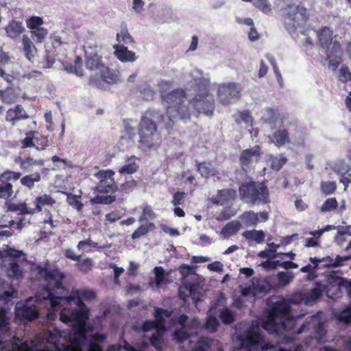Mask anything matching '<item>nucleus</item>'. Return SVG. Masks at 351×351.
<instances>
[{"instance_id": "1", "label": "nucleus", "mask_w": 351, "mask_h": 351, "mask_svg": "<svg viewBox=\"0 0 351 351\" xmlns=\"http://www.w3.org/2000/svg\"><path fill=\"white\" fill-rule=\"evenodd\" d=\"M164 118V114L159 110L149 109L145 112L138 126L139 147L141 149L146 151L159 146L161 139L157 133L156 123L160 122Z\"/></svg>"}, {"instance_id": "2", "label": "nucleus", "mask_w": 351, "mask_h": 351, "mask_svg": "<svg viewBox=\"0 0 351 351\" xmlns=\"http://www.w3.org/2000/svg\"><path fill=\"white\" fill-rule=\"evenodd\" d=\"M320 46L326 50L328 67L335 71L342 62L341 46L339 41L333 40V32L328 27H324L317 32Z\"/></svg>"}, {"instance_id": "3", "label": "nucleus", "mask_w": 351, "mask_h": 351, "mask_svg": "<svg viewBox=\"0 0 351 351\" xmlns=\"http://www.w3.org/2000/svg\"><path fill=\"white\" fill-rule=\"evenodd\" d=\"M186 98V91L181 88H176L162 95V101L167 104L166 114L171 122L173 123L176 119L190 118L189 108L183 104Z\"/></svg>"}, {"instance_id": "4", "label": "nucleus", "mask_w": 351, "mask_h": 351, "mask_svg": "<svg viewBox=\"0 0 351 351\" xmlns=\"http://www.w3.org/2000/svg\"><path fill=\"white\" fill-rule=\"evenodd\" d=\"M196 94L189 104L197 112L211 117L215 110V99L210 93V82L204 79L199 80L196 83Z\"/></svg>"}, {"instance_id": "5", "label": "nucleus", "mask_w": 351, "mask_h": 351, "mask_svg": "<svg viewBox=\"0 0 351 351\" xmlns=\"http://www.w3.org/2000/svg\"><path fill=\"white\" fill-rule=\"evenodd\" d=\"M239 193L243 201L252 204H267L270 202L269 189L263 182H243L239 188Z\"/></svg>"}, {"instance_id": "6", "label": "nucleus", "mask_w": 351, "mask_h": 351, "mask_svg": "<svg viewBox=\"0 0 351 351\" xmlns=\"http://www.w3.org/2000/svg\"><path fill=\"white\" fill-rule=\"evenodd\" d=\"M34 271L37 276L47 283L46 291L47 295L51 293L55 295L52 289H64L62 281L65 278V275L62 272L57 265L51 266L47 260L44 265H38L35 267ZM49 300L48 295L44 298Z\"/></svg>"}, {"instance_id": "7", "label": "nucleus", "mask_w": 351, "mask_h": 351, "mask_svg": "<svg viewBox=\"0 0 351 351\" xmlns=\"http://www.w3.org/2000/svg\"><path fill=\"white\" fill-rule=\"evenodd\" d=\"M284 23L288 31H294L304 25L308 19L307 9L302 3L295 5L288 4L282 8Z\"/></svg>"}, {"instance_id": "8", "label": "nucleus", "mask_w": 351, "mask_h": 351, "mask_svg": "<svg viewBox=\"0 0 351 351\" xmlns=\"http://www.w3.org/2000/svg\"><path fill=\"white\" fill-rule=\"evenodd\" d=\"M96 294L93 291L91 290H72L70 295L66 297L56 296L51 293H49L48 298L50 301V306L52 310H56L59 307L61 302H65L67 304H70L71 302L77 303V299L81 301L91 300L95 299Z\"/></svg>"}, {"instance_id": "9", "label": "nucleus", "mask_w": 351, "mask_h": 351, "mask_svg": "<svg viewBox=\"0 0 351 351\" xmlns=\"http://www.w3.org/2000/svg\"><path fill=\"white\" fill-rule=\"evenodd\" d=\"M22 176L19 171L6 169L0 173V199L10 201L14 194L13 183Z\"/></svg>"}, {"instance_id": "10", "label": "nucleus", "mask_w": 351, "mask_h": 351, "mask_svg": "<svg viewBox=\"0 0 351 351\" xmlns=\"http://www.w3.org/2000/svg\"><path fill=\"white\" fill-rule=\"evenodd\" d=\"M114 173L112 169H101L95 173V177L99 180L95 191L104 194L115 193L118 190V186L114 181Z\"/></svg>"}, {"instance_id": "11", "label": "nucleus", "mask_w": 351, "mask_h": 351, "mask_svg": "<svg viewBox=\"0 0 351 351\" xmlns=\"http://www.w3.org/2000/svg\"><path fill=\"white\" fill-rule=\"evenodd\" d=\"M261 154V148L258 145L243 150L239 158L242 170L247 173L254 169L255 165L260 161Z\"/></svg>"}, {"instance_id": "12", "label": "nucleus", "mask_w": 351, "mask_h": 351, "mask_svg": "<svg viewBox=\"0 0 351 351\" xmlns=\"http://www.w3.org/2000/svg\"><path fill=\"white\" fill-rule=\"evenodd\" d=\"M241 86L235 82L223 83L218 86L217 97L223 105H228L232 99H239L241 97Z\"/></svg>"}, {"instance_id": "13", "label": "nucleus", "mask_w": 351, "mask_h": 351, "mask_svg": "<svg viewBox=\"0 0 351 351\" xmlns=\"http://www.w3.org/2000/svg\"><path fill=\"white\" fill-rule=\"evenodd\" d=\"M118 81V75L108 67L104 66L99 72L96 73L95 76L90 77L89 84L99 88H102L106 84H116Z\"/></svg>"}, {"instance_id": "14", "label": "nucleus", "mask_w": 351, "mask_h": 351, "mask_svg": "<svg viewBox=\"0 0 351 351\" xmlns=\"http://www.w3.org/2000/svg\"><path fill=\"white\" fill-rule=\"evenodd\" d=\"M239 340L242 348L250 350L255 346L261 344L264 341V336L259 332L258 329L250 327L247 330L244 336H239Z\"/></svg>"}, {"instance_id": "15", "label": "nucleus", "mask_w": 351, "mask_h": 351, "mask_svg": "<svg viewBox=\"0 0 351 351\" xmlns=\"http://www.w3.org/2000/svg\"><path fill=\"white\" fill-rule=\"evenodd\" d=\"M269 313L280 319L283 328L286 327V321L295 320V317L290 315V305L285 300L276 302Z\"/></svg>"}, {"instance_id": "16", "label": "nucleus", "mask_w": 351, "mask_h": 351, "mask_svg": "<svg viewBox=\"0 0 351 351\" xmlns=\"http://www.w3.org/2000/svg\"><path fill=\"white\" fill-rule=\"evenodd\" d=\"M29 115L22 105L16 104L7 110L5 114V121L11 126H14L20 121L28 119Z\"/></svg>"}, {"instance_id": "17", "label": "nucleus", "mask_w": 351, "mask_h": 351, "mask_svg": "<svg viewBox=\"0 0 351 351\" xmlns=\"http://www.w3.org/2000/svg\"><path fill=\"white\" fill-rule=\"evenodd\" d=\"M15 163L18 164L23 172L32 171L34 167H41L45 165V160L43 158L34 159L31 156L24 158L18 156L14 159Z\"/></svg>"}, {"instance_id": "18", "label": "nucleus", "mask_w": 351, "mask_h": 351, "mask_svg": "<svg viewBox=\"0 0 351 351\" xmlns=\"http://www.w3.org/2000/svg\"><path fill=\"white\" fill-rule=\"evenodd\" d=\"M75 304L79 308V310H76L71 313L72 319L79 326H85L86 322L88 319L90 315L89 308L80 299H77V303Z\"/></svg>"}, {"instance_id": "19", "label": "nucleus", "mask_w": 351, "mask_h": 351, "mask_svg": "<svg viewBox=\"0 0 351 351\" xmlns=\"http://www.w3.org/2000/svg\"><path fill=\"white\" fill-rule=\"evenodd\" d=\"M113 49H114V56L123 62H134L136 59L135 53L128 50V47L123 45H114Z\"/></svg>"}, {"instance_id": "20", "label": "nucleus", "mask_w": 351, "mask_h": 351, "mask_svg": "<svg viewBox=\"0 0 351 351\" xmlns=\"http://www.w3.org/2000/svg\"><path fill=\"white\" fill-rule=\"evenodd\" d=\"M19 94L14 86H7L5 89L0 90V101L6 105H11L17 101Z\"/></svg>"}, {"instance_id": "21", "label": "nucleus", "mask_w": 351, "mask_h": 351, "mask_svg": "<svg viewBox=\"0 0 351 351\" xmlns=\"http://www.w3.org/2000/svg\"><path fill=\"white\" fill-rule=\"evenodd\" d=\"M4 29L7 36L11 39L18 38L25 31L22 23L15 20L10 21Z\"/></svg>"}, {"instance_id": "22", "label": "nucleus", "mask_w": 351, "mask_h": 351, "mask_svg": "<svg viewBox=\"0 0 351 351\" xmlns=\"http://www.w3.org/2000/svg\"><path fill=\"white\" fill-rule=\"evenodd\" d=\"M154 313V322L159 326V329H161V332H165L166 328L165 326V318H169L172 315V311L162 308H155Z\"/></svg>"}, {"instance_id": "23", "label": "nucleus", "mask_w": 351, "mask_h": 351, "mask_svg": "<svg viewBox=\"0 0 351 351\" xmlns=\"http://www.w3.org/2000/svg\"><path fill=\"white\" fill-rule=\"evenodd\" d=\"M252 285L253 287V296L258 295H265L269 291L270 285L267 280L255 278L252 279Z\"/></svg>"}, {"instance_id": "24", "label": "nucleus", "mask_w": 351, "mask_h": 351, "mask_svg": "<svg viewBox=\"0 0 351 351\" xmlns=\"http://www.w3.org/2000/svg\"><path fill=\"white\" fill-rule=\"evenodd\" d=\"M137 158L135 156L128 157L125 164L118 169L120 174H133L138 169V165L136 162Z\"/></svg>"}, {"instance_id": "25", "label": "nucleus", "mask_w": 351, "mask_h": 351, "mask_svg": "<svg viewBox=\"0 0 351 351\" xmlns=\"http://www.w3.org/2000/svg\"><path fill=\"white\" fill-rule=\"evenodd\" d=\"M22 43L25 56L27 60L33 62V58L37 53L36 47L27 36H23Z\"/></svg>"}, {"instance_id": "26", "label": "nucleus", "mask_w": 351, "mask_h": 351, "mask_svg": "<svg viewBox=\"0 0 351 351\" xmlns=\"http://www.w3.org/2000/svg\"><path fill=\"white\" fill-rule=\"evenodd\" d=\"M272 142L278 147L290 143L289 134L285 129L278 130L273 133Z\"/></svg>"}, {"instance_id": "27", "label": "nucleus", "mask_w": 351, "mask_h": 351, "mask_svg": "<svg viewBox=\"0 0 351 351\" xmlns=\"http://www.w3.org/2000/svg\"><path fill=\"white\" fill-rule=\"evenodd\" d=\"M20 315L27 321H33L39 316V312L35 305L24 304L20 310Z\"/></svg>"}, {"instance_id": "28", "label": "nucleus", "mask_w": 351, "mask_h": 351, "mask_svg": "<svg viewBox=\"0 0 351 351\" xmlns=\"http://www.w3.org/2000/svg\"><path fill=\"white\" fill-rule=\"evenodd\" d=\"M8 210L12 212H19L21 215H33L35 213V210H32L31 208H28L26 203L21 202L19 204H14L6 202Z\"/></svg>"}, {"instance_id": "29", "label": "nucleus", "mask_w": 351, "mask_h": 351, "mask_svg": "<svg viewBox=\"0 0 351 351\" xmlns=\"http://www.w3.org/2000/svg\"><path fill=\"white\" fill-rule=\"evenodd\" d=\"M19 180L21 185L28 189H32L34 187L35 183L39 182L41 180V174L39 172H35L21 177Z\"/></svg>"}, {"instance_id": "30", "label": "nucleus", "mask_w": 351, "mask_h": 351, "mask_svg": "<svg viewBox=\"0 0 351 351\" xmlns=\"http://www.w3.org/2000/svg\"><path fill=\"white\" fill-rule=\"evenodd\" d=\"M34 203L35 208H32V210H35V213H39L42 211L44 206H53L56 203V201L51 195L44 194L37 197L35 199Z\"/></svg>"}, {"instance_id": "31", "label": "nucleus", "mask_w": 351, "mask_h": 351, "mask_svg": "<svg viewBox=\"0 0 351 351\" xmlns=\"http://www.w3.org/2000/svg\"><path fill=\"white\" fill-rule=\"evenodd\" d=\"M86 66L91 71H99L104 66L101 62V58L97 54L86 56Z\"/></svg>"}, {"instance_id": "32", "label": "nucleus", "mask_w": 351, "mask_h": 351, "mask_svg": "<svg viewBox=\"0 0 351 351\" xmlns=\"http://www.w3.org/2000/svg\"><path fill=\"white\" fill-rule=\"evenodd\" d=\"M323 289L321 283H316L314 288L305 293L304 298L306 303L315 302L322 295Z\"/></svg>"}, {"instance_id": "33", "label": "nucleus", "mask_w": 351, "mask_h": 351, "mask_svg": "<svg viewBox=\"0 0 351 351\" xmlns=\"http://www.w3.org/2000/svg\"><path fill=\"white\" fill-rule=\"evenodd\" d=\"M242 223L246 226H256L259 221L258 213L252 210L244 212L240 217Z\"/></svg>"}, {"instance_id": "34", "label": "nucleus", "mask_w": 351, "mask_h": 351, "mask_svg": "<svg viewBox=\"0 0 351 351\" xmlns=\"http://www.w3.org/2000/svg\"><path fill=\"white\" fill-rule=\"evenodd\" d=\"M277 319L278 317L269 313L267 319L262 324L263 328L271 333L277 332L279 329V324L276 322Z\"/></svg>"}, {"instance_id": "35", "label": "nucleus", "mask_w": 351, "mask_h": 351, "mask_svg": "<svg viewBox=\"0 0 351 351\" xmlns=\"http://www.w3.org/2000/svg\"><path fill=\"white\" fill-rule=\"evenodd\" d=\"M141 97L146 101L153 100L155 96V90L147 82L141 84L138 86Z\"/></svg>"}, {"instance_id": "36", "label": "nucleus", "mask_w": 351, "mask_h": 351, "mask_svg": "<svg viewBox=\"0 0 351 351\" xmlns=\"http://www.w3.org/2000/svg\"><path fill=\"white\" fill-rule=\"evenodd\" d=\"M197 171L204 178H208L217 174V171L210 167V163L197 162Z\"/></svg>"}, {"instance_id": "37", "label": "nucleus", "mask_w": 351, "mask_h": 351, "mask_svg": "<svg viewBox=\"0 0 351 351\" xmlns=\"http://www.w3.org/2000/svg\"><path fill=\"white\" fill-rule=\"evenodd\" d=\"M155 229V225L154 223L149 222L140 226L132 234L131 238L132 240L139 239L141 237L146 235L149 232L152 231Z\"/></svg>"}, {"instance_id": "38", "label": "nucleus", "mask_w": 351, "mask_h": 351, "mask_svg": "<svg viewBox=\"0 0 351 351\" xmlns=\"http://www.w3.org/2000/svg\"><path fill=\"white\" fill-rule=\"evenodd\" d=\"M241 228V223L238 221L228 222L221 230V234L225 237H229L237 233Z\"/></svg>"}, {"instance_id": "39", "label": "nucleus", "mask_w": 351, "mask_h": 351, "mask_svg": "<svg viewBox=\"0 0 351 351\" xmlns=\"http://www.w3.org/2000/svg\"><path fill=\"white\" fill-rule=\"evenodd\" d=\"M243 236L247 240L254 241L258 243H262L265 237V234L263 230H247L243 233Z\"/></svg>"}, {"instance_id": "40", "label": "nucleus", "mask_w": 351, "mask_h": 351, "mask_svg": "<svg viewBox=\"0 0 351 351\" xmlns=\"http://www.w3.org/2000/svg\"><path fill=\"white\" fill-rule=\"evenodd\" d=\"M234 121L239 125L241 122H244L246 125L252 126L253 117L249 110L239 111L237 114L234 115Z\"/></svg>"}, {"instance_id": "41", "label": "nucleus", "mask_w": 351, "mask_h": 351, "mask_svg": "<svg viewBox=\"0 0 351 351\" xmlns=\"http://www.w3.org/2000/svg\"><path fill=\"white\" fill-rule=\"evenodd\" d=\"M116 38L119 45H130L135 43L126 27L122 28L121 32L117 34Z\"/></svg>"}, {"instance_id": "42", "label": "nucleus", "mask_w": 351, "mask_h": 351, "mask_svg": "<svg viewBox=\"0 0 351 351\" xmlns=\"http://www.w3.org/2000/svg\"><path fill=\"white\" fill-rule=\"evenodd\" d=\"M75 264V267L81 272L87 274L90 271L93 267V261L90 258H86L84 259H79Z\"/></svg>"}, {"instance_id": "43", "label": "nucleus", "mask_w": 351, "mask_h": 351, "mask_svg": "<svg viewBox=\"0 0 351 351\" xmlns=\"http://www.w3.org/2000/svg\"><path fill=\"white\" fill-rule=\"evenodd\" d=\"M19 261H10L9 267L8 269V276L10 277L19 279L23 276V272L21 267L19 265Z\"/></svg>"}, {"instance_id": "44", "label": "nucleus", "mask_w": 351, "mask_h": 351, "mask_svg": "<svg viewBox=\"0 0 351 351\" xmlns=\"http://www.w3.org/2000/svg\"><path fill=\"white\" fill-rule=\"evenodd\" d=\"M10 329V318L4 307H0V333H5Z\"/></svg>"}, {"instance_id": "45", "label": "nucleus", "mask_w": 351, "mask_h": 351, "mask_svg": "<svg viewBox=\"0 0 351 351\" xmlns=\"http://www.w3.org/2000/svg\"><path fill=\"white\" fill-rule=\"evenodd\" d=\"M37 131L31 130L25 133V136L21 141V148L26 149L29 147H34L35 136Z\"/></svg>"}, {"instance_id": "46", "label": "nucleus", "mask_w": 351, "mask_h": 351, "mask_svg": "<svg viewBox=\"0 0 351 351\" xmlns=\"http://www.w3.org/2000/svg\"><path fill=\"white\" fill-rule=\"evenodd\" d=\"M351 167L345 160H339L334 165V171L339 175H346L348 174L349 177H351Z\"/></svg>"}, {"instance_id": "47", "label": "nucleus", "mask_w": 351, "mask_h": 351, "mask_svg": "<svg viewBox=\"0 0 351 351\" xmlns=\"http://www.w3.org/2000/svg\"><path fill=\"white\" fill-rule=\"evenodd\" d=\"M80 195H75L69 193L67 195L66 202L70 206L75 208L78 213H82L84 208V204L80 201Z\"/></svg>"}, {"instance_id": "48", "label": "nucleus", "mask_w": 351, "mask_h": 351, "mask_svg": "<svg viewBox=\"0 0 351 351\" xmlns=\"http://www.w3.org/2000/svg\"><path fill=\"white\" fill-rule=\"evenodd\" d=\"M49 146L48 136L40 134L38 131L35 136L34 148L37 150H44Z\"/></svg>"}, {"instance_id": "49", "label": "nucleus", "mask_w": 351, "mask_h": 351, "mask_svg": "<svg viewBox=\"0 0 351 351\" xmlns=\"http://www.w3.org/2000/svg\"><path fill=\"white\" fill-rule=\"evenodd\" d=\"M190 337V334L186 330L185 328L182 327L176 330L173 333V339L178 343H183L189 339Z\"/></svg>"}, {"instance_id": "50", "label": "nucleus", "mask_w": 351, "mask_h": 351, "mask_svg": "<svg viewBox=\"0 0 351 351\" xmlns=\"http://www.w3.org/2000/svg\"><path fill=\"white\" fill-rule=\"evenodd\" d=\"M32 32V38L36 43H43L48 34V31L47 29L44 27H38L37 29H34Z\"/></svg>"}, {"instance_id": "51", "label": "nucleus", "mask_w": 351, "mask_h": 351, "mask_svg": "<svg viewBox=\"0 0 351 351\" xmlns=\"http://www.w3.org/2000/svg\"><path fill=\"white\" fill-rule=\"evenodd\" d=\"M115 200L116 197L114 195H97L90 199V202L92 204H110Z\"/></svg>"}, {"instance_id": "52", "label": "nucleus", "mask_w": 351, "mask_h": 351, "mask_svg": "<svg viewBox=\"0 0 351 351\" xmlns=\"http://www.w3.org/2000/svg\"><path fill=\"white\" fill-rule=\"evenodd\" d=\"M320 189L324 195H329L335 192L337 190V184L335 182H322Z\"/></svg>"}, {"instance_id": "53", "label": "nucleus", "mask_w": 351, "mask_h": 351, "mask_svg": "<svg viewBox=\"0 0 351 351\" xmlns=\"http://www.w3.org/2000/svg\"><path fill=\"white\" fill-rule=\"evenodd\" d=\"M338 206V202L335 197H330L325 200L322 205L320 210L322 212H328L335 210Z\"/></svg>"}, {"instance_id": "54", "label": "nucleus", "mask_w": 351, "mask_h": 351, "mask_svg": "<svg viewBox=\"0 0 351 351\" xmlns=\"http://www.w3.org/2000/svg\"><path fill=\"white\" fill-rule=\"evenodd\" d=\"M5 256L10 258V261H19L22 256H25L23 251L8 247L4 251Z\"/></svg>"}, {"instance_id": "55", "label": "nucleus", "mask_w": 351, "mask_h": 351, "mask_svg": "<svg viewBox=\"0 0 351 351\" xmlns=\"http://www.w3.org/2000/svg\"><path fill=\"white\" fill-rule=\"evenodd\" d=\"M339 80L342 83H347L351 81V71L346 64L342 65L339 69Z\"/></svg>"}, {"instance_id": "56", "label": "nucleus", "mask_w": 351, "mask_h": 351, "mask_svg": "<svg viewBox=\"0 0 351 351\" xmlns=\"http://www.w3.org/2000/svg\"><path fill=\"white\" fill-rule=\"evenodd\" d=\"M253 5L265 14H268L271 12V4L268 3L267 0H255Z\"/></svg>"}, {"instance_id": "57", "label": "nucleus", "mask_w": 351, "mask_h": 351, "mask_svg": "<svg viewBox=\"0 0 351 351\" xmlns=\"http://www.w3.org/2000/svg\"><path fill=\"white\" fill-rule=\"evenodd\" d=\"M219 318L224 324H230L234 321V315L228 308H223L220 311Z\"/></svg>"}, {"instance_id": "58", "label": "nucleus", "mask_w": 351, "mask_h": 351, "mask_svg": "<svg viewBox=\"0 0 351 351\" xmlns=\"http://www.w3.org/2000/svg\"><path fill=\"white\" fill-rule=\"evenodd\" d=\"M43 24V20L39 16H31L26 21L27 28L33 31L35 29L40 27Z\"/></svg>"}, {"instance_id": "59", "label": "nucleus", "mask_w": 351, "mask_h": 351, "mask_svg": "<svg viewBox=\"0 0 351 351\" xmlns=\"http://www.w3.org/2000/svg\"><path fill=\"white\" fill-rule=\"evenodd\" d=\"M287 162V158L280 156V157H274L271 160V167L272 169L279 171L283 165Z\"/></svg>"}, {"instance_id": "60", "label": "nucleus", "mask_w": 351, "mask_h": 351, "mask_svg": "<svg viewBox=\"0 0 351 351\" xmlns=\"http://www.w3.org/2000/svg\"><path fill=\"white\" fill-rule=\"evenodd\" d=\"M74 340L77 343H81L86 340V331L84 326H79L74 332Z\"/></svg>"}, {"instance_id": "61", "label": "nucleus", "mask_w": 351, "mask_h": 351, "mask_svg": "<svg viewBox=\"0 0 351 351\" xmlns=\"http://www.w3.org/2000/svg\"><path fill=\"white\" fill-rule=\"evenodd\" d=\"M154 272L155 274V282L158 287L165 282V271L162 267L158 266L154 269Z\"/></svg>"}, {"instance_id": "62", "label": "nucleus", "mask_w": 351, "mask_h": 351, "mask_svg": "<svg viewBox=\"0 0 351 351\" xmlns=\"http://www.w3.org/2000/svg\"><path fill=\"white\" fill-rule=\"evenodd\" d=\"M219 323L217 319L213 315H210L206 319V322L205 324V328L207 330H209L212 332H215L217 330V327L219 326Z\"/></svg>"}, {"instance_id": "63", "label": "nucleus", "mask_w": 351, "mask_h": 351, "mask_svg": "<svg viewBox=\"0 0 351 351\" xmlns=\"http://www.w3.org/2000/svg\"><path fill=\"white\" fill-rule=\"evenodd\" d=\"M12 351H33V348L29 346L27 341H24L21 344L12 342Z\"/></svg>"}, {"instance_id": "64", "label": "nucleus", "mask_w": 351, "mask_h": 351, "mask_svg": "<svg viewBox=\"0 0 351 351\" xmlns=\"http://www.w3.org/2000/svg\"><path fill=\"white\" fill-rule=\"evenodd\" d=\"M337 319L346 324L351 322V308L342 311L337 316Z\"/></svg>"}]
</instances>
